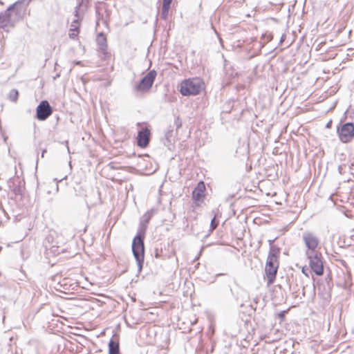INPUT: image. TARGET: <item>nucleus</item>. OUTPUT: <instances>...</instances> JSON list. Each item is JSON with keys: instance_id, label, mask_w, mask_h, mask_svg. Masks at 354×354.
Masks as SVG:
<instances>
[{"instance_id": "f257e3e1", "label": "nucleus", "mask_w": 354, "mask_h": 354, "mask_svg": "<svg viewBox=\"0 0 354 354\" xmlns=\"http://www.w3.org/2000/svg\"><path fill=\"white\" fill-rule=\"evenodd\" d=\"M32 0H18L6 10L0 13V24L2 28L8 26L13 27L16 22L24 19L26 7Z\"/></svg>"}, {"instance_id": "f03ea898", "label": "nucleus", "mask_w": 354, "mask_h": 354, "mask_svg": "<svg viewBox=\"0 0 354 354\" xmlns=\"http://www.w3.org/2000/svg\"><path fill=\"white\" fill-rule=\"evenodd\" d=\"M202 81L199 78L188 79L180 84V93L184 96L198 95L202 89Z\"/></svg>"}, {"instance_id": "7ed1b4c3", "label": "nucleus", "mask_w": 354, "mask_h": 354, "mask_svg": "<svg viewBox=\"0 0 354 354\" xmlns=\"http://www.w3.org/2000/svg\"><path fill=\"white\" fill-rule=\"evenodd\" d=\"M336 131L341 142L344 144L351 142L354 138V123L350 122L343 123L342 119L337 127Z\"/></svg>"}, {"instance_id": "20e7f679", "label": "nucleus", "mask_w": 354, "mask_h": 354, "mask_svg": "<svg viewBox=\"0 0 354 354\" xmlns=\"http://www.w3.org/2000/svg\"><path fill=\"white\" fill-rule=\"evenodd\" d=\"M131 248L133 257L137 262L138 272H140L145 259L144 239L135 236L133 239Z\"/></svg>"}, {"instance_id": "39448f33", "label": "nucleus", "mask_w": 354, "mask_h": 354, "mask_svg": "<svg viewBox=\"0 0 354 354\" xmlns=\"http://www.w3.org/2000/svg\"><path fill=\"white\" fill-rule=\"evenodd\" d=\"M306 255L309 259L312 270L318 276L322 275L324 274V265L321 252L310 253V252H306Z\"/></svg>"}, {"instance_id": "423d86ee", "label": "nucleus", "mask_w": 354, "mask_h": 354, "mask_svg": "<svg viewBox=\"0 0 354 354\" xmlns=\"http://www.w3.org/2000/svg\"><path fill=\"white\" fill-rule=\"evenodd\" d=\"M156 75V71L155 70H151L141 79L139 84L135 86L134 90L139 92H147L149 91L153 86Z\"/></svg>"}, {"instance_id": "0eeeda50", "label": "nucleus", "mask_w": 354, "mask_h": 354, "mask_svg": "<svg viewBox=\"0 0 354 354\" xmlns=\"http://www.w3.org/2000/svg\"><path fill=\"white\" fill-rule=\"evenodd\" d=\"M302 240L307 248L306 252L314 253L319 243V240L317 236L310 231H306L302 234Z\"/></svg>"}, {"instance_id": "6e6552de", "label": "nucleus", "mask_w": 354, "mask_h": 354, "mask_svg": "<svg viewBox=\"0 0 354 354\" xmlns=\"http://www.w3.org/2000/svg\"><path fill=\"white\" fill-rule=\"evenodd\" d=\"M53 113V108L47 100H42L36 109V118L40 121L46 120Z\"/></svg>"}, {"instance_id": "1a4fd4ad", "label": "nucleus", "mask_w": 354, "mask_h": 354, "mask_svg": "<svg viewBox=\"0 0 354 354\" xmlns=\"http://www.w3.org/2000/svg\"><path fill=\"white\" fill-rule=\"evenodd\" d=\"M278 268L279 261L267 259L265 267V273L267 277L268 285H270L274 283L276 279Z\"/></svg>"}, {"instance_id": "9d476101", "label": "nucleus", "mask_w": 354, "mask_h": 354, "mask_svg": "<svg viewBox=\"0 0 354 354\" xmlns=\"http://www.w3.org/2000/svg\"><path fill=\"white\" fill-rule=\"evenodd\" d=\"M150 131L147 127L139 131L137 136L138 146L141 148L147 147L150 140Z\"/></svg>"}, {"instance_id": "9b49d317", "label": "nucleus", "mask_w": 354, "mask_h": 354, "mask_svg": "<svg viewBox=\"0 0 354 354\" xmlns=\"http://www.w3.org/2000/svg\"><path fill=\"white\" fill-rule=\"evenodd\" d=\"M96 42L98 46L99 52L106 57L107 54V41L103 32H100L97 35Z\"/></svg>"}, {"instance_id": "f8f14e48", "label": "nucleus", "mask_w": 354, "mask_h": 354, "mask_svg": "<svg viewBox=\"0 0 354 354\" xmlns=\"http://www.w3.org/2000/svg\"><path fill=\"white\" fill-rule=\"evenodd\" d=\"M205 185L203 181H200L196 187L192 192V198L196 201H201L205 196Z\"/></svg>"}, {"instance_id": "ddd939ff", "label": "nucleus", "mask_w": 354, "mask_h": 354, "mask_svg": "<svg viewBox=\"0 0 354 354\" xmlns=\"http://www.w3.org/2000/svg\"><path fill=\"white\" fill-rule=\"evenodd\" d=\"M80 32V21L79 19H74L71 23V28L69 30V37L71 39H75Z\"/></svg>"}, {"instance_id": "4468645a", "label": "nucleus", "mask_w": 354, "mask_h": 354, "mask_svg": "<svg viewBox=\"0 0 354 354\" xmlns=\"http://www.w3.org/2000/svg\"><path fill=\"white\" fill-rule=\"evenodd\" d=\"M109 354H121L118 339H111L109 342Z\"/></svg>"}, {"instance_id": "2eb2a0df", "label": "nucleus", "mask_w": 354, "mask_h": 354, "mask_svg": "<svg viewBox=\"0 0 354 354\" xmlns=\"http://www.w3.org/2000/svg\"><path fill=\"white\" fill-rule=\"evenodd\" d=\"M280 254V249L277 245H271L267 259L279 261L278 259Z\"/></svg>"}, {"instance_id": "dca6fc26", "label": "nucleus", "mask_w": 354, "mask_h": 354, "mask_svg": "<svg viewBox=\"0 0 354 354\" xmlns=\"http://www.w3.org/2000/svg\"><path fill=\"white\" fill-rule=\"evenodd\" d=\"M172 2V0H163L162 1V12H161V17L164 19H167L169 10L170 8V5Z\"/></svg>"}, {"instance_id": "f3484780", "label": "nucleus", "mask_w": 354, "mask_h": 354, "mask_svg": "<svg viewBox=\"0 0 354 354\" xmlns=\"http://www.w3.org/2000/svg\"><path fill=\"white\" fill-rule=\"evenodd\" d=\"M147 229V224L142 222H140L138 232L136 236H138L140 239H144Z\"/></svg>"}, {"instance_id": "a211bd4d", "label": "nucleus", "mask_w": 354, "mask_h": 354, "mask_svg": "<svg viewBox=\"0 0 354 354\" xmlns=\"http://www.w3.org/2000/svg\"><path fill=\"white\" fill-rule=\"evenodd\" d=\"M154 209H151L150 210L147 211L141 218L140 219V221L144 223H146L148 225L149 221L151 220V218H152V216H153L154 214Z\"/></svg>"}, {"instance_id": "6ab92c4d", "label": "nucleus", "mask_w": 354, "mask_h": 354, "mask_svg": "<svg viewBox=\"0 0 354 354\" xmlns=\"http://www.w3.org/2000/svg\"><path fill=\"white\" fill-rule=\"evenodd\" d=\"M19 96V92L16 89H12L9 93V99L12 102H17Z\"/></svg>"}, {"instance_id": "aec40b11", "label": "nucleus", "mask_w": 354, "mask_h": 354, "mask_svg": "<svg viewBox=\"0 0 354 354\" xmlns=\"http://www.w3.org/2000/svg\"><path fill=\"white\" fill-rule=\"evenodd\" d=\"M218 225V222L216 220L215 216L212 219L211 223H210V230L213 231L214 230Z\"/></svg>"}, {"instance_id": "412c9836", "label": "nucleus", "mask_w": 354, "mask_h": 354, "mask_svg": "<svg viewBox=\"0 0 354 354\" xmlns=\"http://www.w3.org/2000/svg\"><path fill=\"white\" fill-rule=\"evenodd\" d=\"M286 313V311L283 310V311H281L280 313H279L277 314V317L280 322H283L284 320Z\"/></svg>"}, {"instance_id": "4be33fe9", "label": "nucleus", "mask_w": 354, "mask_h": 354, "mask_svg": "<svg viewBox=\"0 0 354 354\" xmlns=\"http://www.w3.org/2000/svg\"><path fill=\"white\" fill-rule=\"evenodd\" d=\"M175 124H176L177 129H180L181 127V126H182L181 122L179 120V118L176 119V120L175 121Z\"/></svg>"}, {"instance_id": "5701e85b", "label": "nucleus", "mask_w": 354, "mask_h": 354, "mask_svg": "<svg viewBox=\"0 0 354 354\" xmlns=\"http://www.w3.org/2000/svg\"><path fill=\"white\" fill-rule=\"evenodd\" d=\"M349 169H350V171H351V174L354 178V162L351 163V165L349 166Z\"/></svg>"}, {"instance_id": "b1692460", "label": "nucleus", "mask_w": 354, "mask_h": 354, "mask_svg": "<svg viewBox=\"0 0 354 354\" xmlns=\"http://www.w3.org/2000/svg\"><path fill=\"white\" fill-rule=\"evenodd\" d=\"M346 166L344 165H339L338 167V171L340 174H342L343 173H344V168Z\"/></svg>"}, {"instance_id": "393cba45", "label": "nucleus", "mask_w": 354, "mask_h": 354, "mask_svg": "<svg viewBox=\"0 0 354 354\" xmlns=\"http://www.w3.org/2000/svg\"><path fill=\"white\" fill-rule=\"evenodd\" d=\"M332 123H333L332 120H330L326 123V128H327V129H330V128H331V127H332Z\"/></svg>"}, {"instance_id": "a878e982", "label": "nucleus", "mask_w": 354, "mask_h": 354, "mask_svg": "<svg viewBox=\"0 0 354 354\" xmlns=\"http://www.w3.org/2000/svg\"><path fill=\"white\" fill-rule=\"evenodd\" d=\"M14 192H15V194H19L20 188H19V187H18V188H15Z\"/></svg>"}, {"instance_id": "bb28decb", "label": "nucleus", "mask_w": 354, "mask_h": 354, "mask_svg": "<svg viewBox=\"0 0 354 354\" xmlns=\"http://www.w3.org/2000/svg\"><path fill=\"white\" fill-rule=\"evenodd\" d=\"M275 239H272V240H269L268 242H269V245H270V247H271V245H273V243Z\"/></svg>"}, {"instance_id": "cd10ccee", "label": "nucleus", "mask_w": 354, "mask_h": 354, "mask_svg": "<svg viewBox=\"0 0 354 354\" xmlns=\"http://www.w3.org/2000/svg\"><path fill=\"white\" fill-rule=\"evenodd\" d=\"M78 10V7H76L75 15L76 17H78V10Z\"/></svg>"}, {"instance_id": "c85d7f7f", "label": "nucleus", "mask_w": 354, "mask_h": 354, "mask_svg": "<svg viewBox=\"0 0 354 354\" xmlns=\"http://www.w3.org/2000/svg\"><path fill=\"white\" fill-rule=\"evenodd\" d=\"M348 110H347L346 111H345V113H344V120H345V119L346 118V117H347V116H346V114H347V113H348Z\"/></svg>"}, {"instance_id": "c756f323", "label": "nucleus", "mask_w": 354, "mask_h": 354, "mask_svg": "<svg viewBox=\"0 0 354 354\" xmlns=\"http://www.w3.org/2000/svg\"><path fill=\"white\" fill-rule=\"evenodd\" d=\"M46 152V150L44 149L43 151H42V154H41V156L43 157L44 156V154H45V153Z\"/></svg>"}, {"instance_id": "7c9ffc66", "label": "nucleus", "mask_w": 354, "mask_h": 354, "mask_svg": "<svg viewBox=\"0 0 354 354\" xmlns=\"http://www.w3.org/2000/svg\"><path fill=\"white\" fill-rule=\"evenodd\" d=\"M283 37H284V36L283 35V36L281 37V38L280 42H282V41H283V39H283Z\"/></svg>"}, {"instance_id": "2f4dec72", "label": "nucleus", "mask_w": 354, "mask_h": 354, "mask_svg": "<svg viewBox=\"0 0 354 354\" xmlns=\"http://www.w3.org/2000/svg\"><path fill=\"white\" fill-rule=\"evenodd\" d=\"M59 76V75H55V77H54V79L55 80Z\"/></svg>"}, {"instance_id": "473e14b6", "label": "nucleus", "mask_w": 354, "mask_h": 354, "mask_svg": "<svg viewBox=\"0 0 354 354\" xmlns=\"http://www.w3.org/2000/svg\"><path fill=\"white\" fill-rule=\"evenodd\" d=\"M86 227H84V230H83V231H84V232H86Z\"/></svg>"}, {"instance_id": "72a5a7b5", "label": "nucleus", "mask_w": 354, "mask_h": 354, "mask_svg": "<svg viewBox=\"0 0 354 354\" xmlns=\"http://www.w3.org/2000/svg\"><path fill=\"white\" fill-rule=\"evenodd\" d=\"M67 149L69 151V147L68 146H67Z\"/></svg>"}]
</instances>
